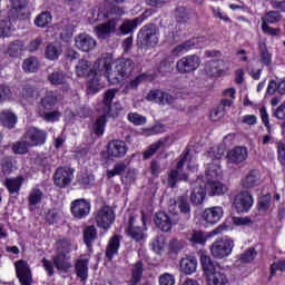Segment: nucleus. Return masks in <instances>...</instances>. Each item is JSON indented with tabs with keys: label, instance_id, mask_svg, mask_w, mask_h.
I'll use <instances>...</instances> for the list:
<instances>
[{
	"label": "nucleus",
	"instance_id": "423d86ee",
	"mask_svg": "<svg viewBox=\"0 0 285 285\" xmlns=\"http://www.w3.org/2000/svg\"><path fill=\"white\" fill-rule=\"evenodd\" d=\"M202 66V58L197 55H189L176 62V70L179 75H190Z\"/></svg>",
	"mask_w": 285,
	"mask_h": 285
},
{
	"label": "nucleus",
	"instance_id": "1a4fd4ad",
	"mask_svg": "<svg viewBox=\"0 0 285 285\" xmlns=\"http://www.w3.org/2000/svg\"><path fill=\"white\" fill-rule=\"evenodd\" d=\"M24 139L28 141L30 148H37L48 141V131L37 127H29L24 132Z\"/></svg>",
	"mask_w": 285,
	"mask_h": 285
},
{
	"label": "nucleus",
	"instance_id": "393cba45",
	"mask_svg": "<svg viewBox=\"0 0 285 285\" xmlns=\"http://www.w3.org/2000/svg\"><path fill=\"white\" fill-rule=\"evenodd\" d=\"M112 14H116L117 17H124V8L117 6L100 7L97 11L96 21H106L107 19H110Z\"/></svg>",
	"mask_w": 285,
	"mask_h": 285
},
{
	"label": "nucleus",
	"instance_id": "a19ab883",
	"mask_svg": "<svg viewBox=\"0 0 285 285\" xmlns=\"http://www.w3.org/2000/svg\"><path fill=\"white\" fill-rule=\"evenodd\" d=\"M117 97V89H108L102 99V115H110V107L112 106V99Z\"/></svg>",
	"mask_w": 285,
	"mask_h": 285
},
{
	"label": "nucleus",
	"instance_id": "dca6fc26",
	"mask_svg": "<svg viewBox=\"0 0 285 285\" xmlns=\"http://www.w3.org/2000/svg\"><path fill=\"white\" fill-rule=\"evenodd\" d=\"M48 81L51 86H61L62 92H68L70 90V81L72 79L63 70H56L48 75Z\"/></svg>",
	"mask_w": 285,
	"mask_h": 285
},
{
	"label": "nucleus",
	"instance_id": "58836bf2",
	"mask_svg": "<svg viewBox=\"0 0 285 285\" xmlns=\"http://www.w3.org/2000/svg\"><path fill=\"white\" fill-rule=\"evenodd\" d=\"M228 277L226 276V272L224 269H218L214 274L207 276V285H227Z\"/></svg>",
	"mask_w": 285,
	"mask_h": 285
},
{
	"label": "nucleus",
	"instance_id": "8fccbe9b",
	"mask_svg": "<svg viewBox=\"0 0 285 285\" xmlns=\"http://www.w3.org/2000/svg\"><path fill=\"white\" fill-rule=\"evenodd\" d=\"M77 183L81 188H90L95 184V175L86 171L78 175Z\"/></svg>",
	"mask_w": 285,
	"mask_h": 285
},
{
	"label": "nucleus",
	"instance_id": "de8ad7c7",
	"mask_svg": "<svg viewBox=\"0 0 285 285\" xmlns=\"http://www.w3.org/2000/svg\"><path fill=\"white\" fill-rule=\"evenodd\" d=\"M0 170L3 177L12 175L14 170V159L12 157H4L0 160Z\"/></svg>",
	"mask_w": 285,
	"mask_h": 285
},
{
	"label": "nucleus",
	"instance_id": "c85d7f7f",
	"mask_svg": "<svg viewBox=\"0 0 285 285\" xmlns=\"http://www.w3.org/2000/svg\"><path fill=\"white\" fill-rule=\"evenodd\" d=\"M53 265L57 271H62V273H68V271L72 268L70 257L63 252L57 253V255L53 257Z\"/></svg>",
	"mask_w": 285,
	"mask_h": 285
},
{
	"label": "nucleus",
	"instance_id": "e2e57ef3",
	"mask_svg": "<svg viewBox=\"0 0 285 285\" xmlns=\"http://www.w3.org/2000/svg\"><path fill=\"white\" fill-rule=\"evenodd\" d=\"M0 37L2 39L12 37V21L10 19L0 20Z\"/></svg>",
	"mask_w": 285,
	"mask_h": 285
},
{
	"label": "nucleus",
	"instance_id": "a878e982",
	"mask_svg": "<svg viewBox=\"0 0 285 285\" xmlns=\"http://www.w3.org/2000/svg\"><path fill=\"white\" fill-rule=\"evenodd\" d=\"M119 248H121V236L116 234L109 239L106 247L105 257L107 262H112V259H115V255L119 253Z\"/></svg>",
	"mask_w": 285,
	"mask_h": 285
},
{
	"label": "nucleus",
	"instance_id": "f03ea898",
	"mask_svg": "<svg viewBox=\"0 0 285 285\" xmlns=\"http://www.w3.org/2000/svg\"><path fill=\"white\" fill-rule=\"evenodd\" d=\"M189 150H186L185 154L180 155L178 163L175 168L170 169L167 175V184L169 188H177V184L180 181H188V174L184 171V166L188 161Z\"/></svg>",
	"mask_w": 285,
	"mask_h": 285
},
{
	"label": "nucleus",
	"instance_id": "c756f323",
	"mask_svg": "<svg viewBox=\"0 0 285 285\" xmlns=\"http://www.w3.org/2000/svg\"><path fill=\"white\" fill-rule=\"evenodd\" d=\"M144 23L142 17H137L134 19H125L124 22L120 24L119 30L121 35H131L135 32L139 26Z\"/></svg>",
	"mask_w": 285,
	"mask_h": 285
},
{
	"label": "nucleus",
	"instance_id": "72a5a7b5",
	"mask_svg": "<svg viewBox=\"0 0 285 285\" xmlns=\"http://www.w3.org/2000/svg\"><path fill=\"white\" fill-rule=\"evenodd\" d=\"M117 30V22L115 20H109L105 23L98 24L95 28L96 35L99 37V39H105L108 37V35H111V32H115Z\"/></svg>",
	"mask_w": 285,
	"mask_h": 285
},
{
	"label": "nucleus",
	"instance_id": "6e6d98bb",
	"mask_svg": "<svg viewBox=\"0 0 285 285\" xmlns=\"http://www.w3.org/2000/svg\"><path fill=\"white\" fill-rule=\"evenodd\" d=\"M173 70H175V67H173V62H170L168 58L163 59L157 67V72L161 75V77L170 75Z\"/></svg>",
	"mask_w": 285,
	"mask_h": 285
},
{
	"label": "nucleus",
	"instance_id": "a18cd8bd",
	"mask_svg": "<svg viewBox=\"0 0 285 285\" xmlns=\"http://www.w3.org/2000/svg\"><path fill=\"white\" fill-rule=\"evenodd\" d=\"M106 124H108V117L105 114L96 119L92 126L96 137H104V132H106Z\"/></svg>",
	"mask_w": 285,
	"mask_h": 285
},
{
	"label": "nucleus",
	"instance_id": "f257e3e1",
	"mask_svg": "<svg viewBox=\"0 0 285 285\" xmlns=\"http://www.w3.org/2000/svg\"><path fill=\"white\" fill-rule=\"evenodd\" d=\"M159 43V27L155 23L142 26L137 33V46L140 48H155Z\"/></svg>",
	"mask_w": 285,
	"mask_h": 285
},
{
	"label": "nucleus",
	"instance_id": "bb28decb",
	"mask_svg": "<svg viewBox=\"0 0 285 285\" xmlns=\"http://www.w3.org/2000/svg\"><path fill=\"white\" fill-rule=\"evenodd\" d=\"M226 190H228V188L219 180H208L205 184V193H207L209 197H219L224 195Z\"/></svg>",
	"mask_w": 285,
	"mask_h": 285
},
{
	"label": "nucleus",
	"instance_id": "603ef678",
	"mask_svg": "<svg viewBox=\"0 0 285 285\" xmlns=\"http://www.w3.org/2000/svg\"><path fill=\"white\" fill-rule=\"evenodd\" d=\"M193 48H195V41L186 40L185 42L177 45L171 50V53L175 55V57H179V55H184V52H189V50H193Z\"/></svg>",
	"mask_w": 285,
	"mask_h": 285
},
{
	"label": "nucleus",
	"instance_id": "6e6552de",
	"mask_svg": "<svg viewBox=\"0 0 285 285\" xmlns=\"http://www.w3.org/2000/svg\"><path fill=\"white\" fill-rule=\"evenodd\" d=\"M107 159H124L128 153V145L121 139H112L106 146Z\"/></svg>",
	"mask_w": 285,
	"mask_h": 285
},
{
	"label": "nucleus",
	"instance_id": "c03bdc74",
	"mask_svg": "<svg viewBox=\"0 0 285 285\" xmlns=\"http://www.w3.org/2000/svg\"><path fill=\"white\" fill-rule=\"evenodd\" d=\"M101 90V83H99V73L96 71L90 75L87 82V92L88 95H97Z\"/></svg>",
	"mask_w": 285,
	"mask_h": 285
},
{
	"label": "nucleus",
	"instance_id": "680f3d73",
	"mask_svg": "<svg viewBox=\"0 0 285 285\" xmlns=\"http://www.w3.org/2000/svg\"><path fill=\"white\" fill-rule=\"evenodd\" d=\"M148 79V75L146 73H140L138 75L134 80L129 81L126 83L125 89L126 90H137L144 81Z\"/></svg>",
	"mask_w": 285,
	"mask_h": 285
},
{
	"label": "nucleus",
	"instance_id": "69168bd1",
	"mask_svg": "<svg viewBox=\"0 0 285 285\" xmlns=\"http://www.w3.org/2000/svg\"><path fill=\"white\" fill-rule=\"evenodd\" d=\"M28 148H30V144L26 141H17L12 145L11 150L14 155H28Z\"/></svg>",
	"mask_w": 285,
	"mask_h": 285
},
{
	"label": "nucleus",
	"instance_id": "9b49d317",
	"mask_svg": "<svg viewBox=\"0 0 285 285\" xmlns=\"http://www.w3.org/2000/svg\"><path fill=\"white\" fill-rule=\"evenodd\" d=\"M154 224L163 233H170L173 226H179V220L175 216L171 218L166 212H157L154 216Z\"/></svg>",
	"mask_w": 285,
	"mask_h": 285
},
{
	"label": "nucleus",
	"instance_id": "0e129e2a",
	"mask_svg": "<svg viewBox=\"0 0 285 285\" xmlns=\"http://www.w3.org/2000/svg\"><path fill=\"white\" fill-rule=\"evenodd\" d=\"M226 149L222 146L212 147L209 150V157L213 159L214 164H219V159L224 157Z\"/></svg>",
	"mask_w": 285,
	"mask_h": 285
},
{
	"label": "nucleus",
	"instance_id": "412c9836",
	"mask_svg": "<svg viewBox=\"0 0 285 285\" xmlns=\"http://www.w3.org/2000/svg\"><path fill=\"white\" fill-rule=\"evenodd\" d=\"M248 159V149L246 147L237 146L227 153V160L229 164H244Z\"/></svg>",
	"mask_w": 285,
	"mask_h": 285
},
{
	"label": "nucleus",
	"instance_id": "4d7b16f0",
	"mask_svg": "<svg viewBox=\"0 0 285 285\" xmlns=\"http://www.w3.org/2000/svg\"><path fill=\"white\" fill-rule=\"evenodd\" d=\"M22 50H23V41L14 40L9 43L7 49V55H9V57H19V52H22Z\"/></svg>",
	"mask_w": 285,
	"mask_h": 285
},
{
	"label": "nucleus",
	"instance_id": "5fc2aeb1",
	"mask_svg": "<svg viewBox=\"0 0 285 285\" xmlns=\"http://www.w3.org/2000/svg\"><path fill=\"white\" fill-rule=\"evenodd\" d=\"M43 199V191L39 188H32L28 196L29 206H38Z\"/></svg>",
	"mask_w": 285,
	"mask_h": 285
},
{
	"label": "nucleus",
	"instance_id": "bf43d9fd",
	"mask_svg": "<svg viewBox=\"0 0 285 285\" xmlns=\"http://www.w3.org/2000/svg\"><path fill=\"white\" fill-rule=\"evenodd\" d=\"M126 163H117L114 165L112 169H107V178L112 179V177L121 176L126 173Z\"/></svg>",
	"mask_w": 285,
	"mask_h": 285
},
{
	"label": "nucleus",
	"instance_id": "b1692460",
	"mask_svg": "<svg viewBox=\"0 0 285 285\" xmlns=\"http://www.w3.org/2000/svg\"><path fill=\"white\" fill-rule=\"evenodd\" d=\"M19 122V117L17 114L12 112V109H2L0 111V124L3 128L12 130Z\"/></svg>",
	"mask_w": 285,
	"mask_h": 285
},
{
	"label": "nucleus",
	"instance_id": "052dcab7",
	"mask_svg": "<svg viewBox=\"0 0 285 285\" xmlns=\"http://www.w3.org/2000/svg\"><path fill=\"white\" fill-rule=\"evenodd\" d=\"M22 69L26 72H37L39 70V62L37 61V57H30L23 60Z\"/></svg>",
	"mask_w": 285,
	"mask_h": 285
},
{
	"label": "nucleus",
	"instance_id": "4be33fe9",
	"mask_svg": "<svg viewBox=\"0 0 285 285\" xmlns=\"http://www.w3.org/2000/svg\"><path fill=\"white\" fill-rule=\"evenodd\" d=\"M272 206H273V195H271V193L261 194L257 197L256 210L259 217H265V215H268Z\"/></svg>",
	"mask_w": 285,
	"mask_h": 285
},
{
	"label": "nucleus",
	"instance_id": "7ed1b4c3",
	"mask_svg": "<svg viewBox=\"0 0 285 285\" xmlns=\"http://www.w3.org/2000/svg\"><path fill=\"white\" fill-rule=\"evenodd\" d=\"M75 180V168L63 165L56 168L52 175V183L56 188L63 190L70 188Z\"/></svg>",
	"mask_w": 285,
	"mask_h": 285
},
{
	"label": "nucleus",
	"instance_id": "ddd939ff",
	"mask_svg": "<svg viewBox=\"0 0 285 285\" xmlns=\"http://www.w3.org/2000/svg\"><path fill=\"white\" fill-rule=\"evenodd\" d=\"M229 68L226 66L224 59L209 60L205 63V72L209 77H226V72Z\"/></svg>",
	"mask_w": 285,
	"mask_h": 285
},
{
	"label": "nucleus",
	"instance_id": "13d9d810",
	"mask_svg": "<svg viewBox=\"0 0 285 285\" xmlns=\"http://www.w3.org/2000/svg\"><path fill=\"white\" fill-rule=\"evenodd\" d=\"M175 17L177 23H188V21H190V12H188V9H186V7L176 8Z\"/></svg>",
	"mask_w": 285,
	"mask_h": 285
},
{
	"label": "nucleus",
	"instance_id": "79ce46f5",
	"mask_svg": "<svg viewBox=\"0 0 285 285\" xmlns=\"http://www.w3.org/2000/svg\"><path fill=\"white\" fill-rule=\"evenodd\" d=\"M144 277V262L138 261L134 265V269L131 271V278L129 281L130 285H137L141 282Z\"/></svg>",
	"mask_w": 285,
	"mask_h": 285
},
{
	"label": "nucleus",
	"instance_id": "4468645a",
	"mask_svg": "<svg viewBox=\"0 0 285 285\" xmlns=\"http://www.w3.org/2000/svg\"><path fill=\"white\" fill-rule=\"evenodd\" d=\"M253 204H255V199L248 190L240 191L234 200L237 213H248L253 208Z\"/></svg>",
	"mask_w": 285,
	"mask_h": 285
},
{
	"label": "nucleus",
	"instance_id": "338daca9",
	"mask_svg": "<svg viewBox=\"0 0 285 285\" xmlns=\"http://www.w3.org/2000/svg\"><path fill=\"white\" fill-rule=\"evenodd\" d=\"M60 253H70L72 250V240L70 238H60L57 240Z\"/></svg>",
	"mask_w": 285,
	"mask_h": 285
},
{
	"label": "nucleus",
	"instance_id": "f8f14e48",
	"mask_svg": "<svg viewBox=\"0 0 285 285\" xmlns=\"http://www.w3.org/2000/svg\"><path fill=\"white\" fill-rule=\"evenodd\" d=\"M14 268L20 285H32V271L27 261H17L14 263Z\"/></svg>",
	"mask_w": 285,
	"mask_h": 285
},
{
	"label": "nucleus",
	"instance_id": "2eb2a0df",
	"mask_svg": "<svg viewBox=\"0 0 285 285\" xmlns=\"http://www.w3.org/2000/svg\"><path fill=\"white\" fill-rule=\"evenodd\" d=\"M175 204L179 208V214H174V217H176V220L178 222L179 226H184L186 222L190 220L191 217L190 202H188V197L179 196Z\"/></svg>",
	"mask_w": 285,
	"mask_h": 285
},
{
	"label": "nucleus",
	"instance_id": "aec40b11",
	"mask_svg": "<svg viewBox=\"0 0 285 285\" xmlns=\"http://www.w3.org/2000/svg\"><path fill=\"white\" fill-rule=\"evenodd\" d=\"M224 217V207L222 206H215L206 208L202 213V218L206 224H210L212 226H215V224H219L220 219Z\"/></svg>",
	"mask_w": 285,
	"mask_h": 285
},
{
	"label": "nucleus",
	"instance_id": "0eeeda50",
	"mask_svg": "<svg viewBox=\"0 0 285 285\" xmlns=\"http://www.w3.org/2000/svg\"><path fill=\"white\" fill-rule=\"evenodd\" d=\"M115 210L108 205H104L96 215V224L102 230H110L112 224H115Z\"/></svg>",
	"mask_w": 285,
	"mask_h": 285
},
{
	"label": "nucleus",
	"instance_id": "3c124183",
	"mask_svg": "<svg viewBox=\"0 0 285 285\" xmlns=\"http://www.w3.org/2000/svg\"><path fill=\"white\" fill-rule=\"evenodd\" d=\"M50 23H52V14L48 11L41 12L35 19V26H37V28H48Z\"/></svg>",
	"mask_w": 285,
	"mask_h": 285
},
{
	"label": "nucleus",
	"instance_id": "864d4df0",
	"mask_svg": "<svg viewBox=\"0 0 285 285\" xmlns=\"http://www.w3.org/2000/svg\"><path fill=\"white\" fill-rule=\"evenodd\" d=\"M186 246V242L174 238L169 242V255L170 257H177L184 247Z\"/></svg>",
	"mask_w": 285,
	"mask_h": 285
},
{
	"label": "nucleus",
	"instance_id": "7c9ffc66",
	"mask_svg": "<svg viewBox=\"0 0 285 285\" xmlns=\"http://www.w3.org/2000/svg\"><path fill=\"white\" fill-rule=\"evenodd\" d=\"M75 72L77 77H90L97 72V69L92 68L90 61L86 59H80L75 67Z\"/></svg>",
	"mask_w": 285,
	"mask_h": 285
},
{
	"label": "nucleus",
	"instance_id": "e433bc0d",
	"mask_svg": "<svg viewBox=\"0 0 285 285\" xmlns=\"http://www.w3.org/2000/svg\"><path fill=\"white\" fill-rule=\"evenodd\" d=\"M57 101H59L57 94L50 90L41 98L40 106L43 110H52L57 106Z\"/></svg>",
	"mask_w": 285,
	"mask_h": 285
},
{
	"label": "nucleus",
	"instance_id": "f704fd0d",
	"mask_svg": "<svg viewBox=\"0 0 285 285\" xmlns=\"http://www.w3.org/2000/svg\"><path fill=\"white\" fill-rule=\"evenodd\" d=\"M179 267L185 275H193L197 271V258L194 256L181 258Z\"/></svg>",
	"mask_w": 285,
	"mask_h": 285
},
{
	"label": "nucleus",
	"instance_id": "37998d69",
	"mask_svg": "<svg viewBox=\"0 0 285 285\" xmlns=\"http://www.w3.org/2000/svg\"><path fill=\"white\" fill-rule=\"evenodd\" d=\"M258 55L261 57L262 66H271V63H273V56L268 51L266 42L258 43Z\"/></svg>",
	"mask_w": 285,
	"mask_h": 285
},
{
	"label": "nucleus",
	"instance_id": "20e7f679",
	"mask_svg": "<svg viewBox=\"0 0 285 285\" xmlns=\"http://www.w3.org/2000/svg\"><path fill=\"white\" fill-rule=\"evenodd\" d=\"M235 240L233 238H217L210 246L214 259H224L233 254Z\"/></svg>",
	"mask_w": 285,
	"mask_h": 285
},
{
	"label": "nucleus",
	"instance_id": "774afa93",
	"mask_svg": "<svg viewBox=\"0 0 285 285\" xmlns=\"http://www.w3.org/2000/svg\"><path fill=\"white\" fill-rule=\"evenodd\" d=\"M277 161L281 166H285V142L278 141L276 144Z\"/></svg>",
	"mask_w": 285,
	"mask_h": 285
},
{
	"label": "nucleus",
	"instance_id": "a211bd4d",
	"mask_svg": "<svg viewBox=\"0 0 285 285\" xmlns=\"http://www.w3.org/2000/svg\"><path fill=\"white\" fill-rule=\"evenodd\" d=\"M262 184V173L259 169H250L245 176L240 179V186L244 190H250L257 188Z\"/></svg>",
	"mask_w": 285,
	"mask_h": 285
},
{
	"label": "nucleus",
	"instance_id": "49530a36",
	"mask_svg": "<svg viewBox=\"0 0 285 285\" xmlns=\"http://www.w3.org/2000/svg\"><path fill=\"white\" fill-rule=\"evenodd\" d=\"M204 199H206V189L199 186L193 189L190 194V202L194 206H200L204 204Z\"/></svg>",
	"mask_w": 285,
	"mask_h": 285
},
{
	"label": "nucleus",
	"instance_id": "6ab92c4d",
	"mask_svg": "<svg viewBox=\"0 0 285 285\" xmlns=\"http://www.w3.org/2000/svg\"><path fill=\"white\" fill-rule=\"evenodd\" d=\"M75 46L81 52H92L97 48V40L88 33H79L75 39Z\"/></svg>",
	"mask_w": 285,
	"mask_h": 285
},
{
	"label": "nucleus",
	"instance_id": "473e14b6",
	"mask_svg": "<svg viewBox=\"0 0 285 285\" xmlns=\"http://www.w3.org/2000/svg\"><path fill=\"white\" fill-rule=\"evenodd\" d=\"M169 139L170 136H166L149 145V147L142 153V159H150V157L157 154L159 148H166V144H168Z\"/></svg>",
	"mask_w": 285,
	"mask_h": 285
},
{
	"label": "nucleus",
	"instance_id": "4c0bfd02",
	"mask_svg": "<svg viewBox=\"0 0 285 285\" xmlns=\"http://www.w3.org/2000/svg\"><path fill=\"white\" fill-rule=\"evenodd\" d=\"M61 52H63L61 46H59L57 42H50L45 49V57L49 61H56V59L61 57Z\"/></svg>",
	"mask_w": 285,
	"mask_h": 285
},
{
	"label": "nucleus",
	"instance_id": "5701e85b",
	"mask_svg": "<svg viewBox=\"0 0 285 285\" xmlns=\"http://www.w3.org/2000/svg\"><path fill=\"white\" fill-rule=\"evenodd\" d=\"M99 239V234L95 225L86 226L82 230V242L89 253H92L95 242Z\"/></svg>",
	"mask_w": 285,
	"mask_h": 285
},
{
	"label": "nucleus",
	"instance_id": "2f4dec72",
	"mask_svg": "<svg viewBox=\"0 0 285 285\" xmlns=\"http://www.w3.org/2000/svg\"><path fill=\"white\" fill-rule=\"evenodd\" d=\"M26 179L23 176H17L16 178H7L4 181V187L7 188L9 195H19L21 186H23Z\"/></svg>",
	"mask_w": 285,
	"mask_h": 285
},
{
	"label": "nucleus",
	"instance_id": "9d476101",
	"mask_svg": "<svg viewBox=\"0 0 285 285\" xmlns=\"http://www.w3.org/2000/svg\"><path fill=\"white\" fill-rule=\"evenodd\" d=\"M92 205L86 198H77L70 204V213L73 219H86L90 215Z\"/></svg>",
	"mask_w": 285,
	"mask_h": 285
},
{
	"label": "nucleus",
	"instance_id": "39448f33",
	"mask_svg": "<svg viewBox=\"0 0 285 285\" xmlns=\"http://www.w3.org/2000/svg\"><path fill=\"white\" fill-rule=\"evenodd\" d=\"M140 219H141L142 226H135V217L130 216L128 220V226L126 229V235L136 243L142 242V239H146V230H148V227L146 225L148 222V218L146 217V213L141 212Z\"/></svg>",
	"mask_w": 285,
	"mask_h": 285
},
{
	"label": "nucleus",
	"instance_id": "c9c22d12",
	"mask_svg": "<svg viewBox=\"0 0 285 285\" xmlns=\"http://www.w3.org/2000/svg\"><path fill=\"white\" fill-rule=\"evenodd\" d=\"M115 68L117 72H120V75L130 77V75H132V70H135V61L132 59H121L116 62Z\"/></svg>",
	"mask_w": 285,
	"mask_h": 285
},
{
	"label": "nucleus",
	"instance_id": "09e8293b",
	"mask_svg": "<svg viewBox=\"0 0 285 285\" xmlns=\"http://www.w3.org/2000/svg\"><path fill=\"white\" fill-rule=\"evenodd\" d=\"M76 275L81 279V282H86L88 279V261L87 259H78L76 262Z\"/></svg>",
	"mask_w": 285,
	"mask_h": 285
},
{
	"label": "nucleus",
	"instance_id": "cd10ccee",
	"mask_svg": "<svg viewBox=\"0 0 285 285\" xmlns=\"http://www.w3.org/2000/svg\"><path fill=\"white\" fill-rule=\"evenodd\" d=\"M200 265L203 273H205V277H209V275H213L214 273H217L219 269H222L219 264H217V262L213 261V258L206 254L200 255Z\"/></svg>",
	"mask_w": 285,
	"mask_h": 285
},
{
	"label": "nucleus",
	"instance_id": "f3484780",
	"mask_svg": "<svg viewBox=\"0 0 285 285\" xmlns=\"http://www.w3.org/2000/svg\"><path fill=\"white\" fill-rule=\"evenodd\" d=\"M29 3L30 0H11L10 13L13 19H18L19 21L28 19V16L30 14V10L28 9Z\"/></svg>",
	"mask_w": 285,
	"mask_h": 285
},
{
	"label": "nucleus",
	"instance_id": "ea45409f",
	"mask_svg": "<svg viewBox=\"0 0 285 285\" xmlns=\"http://www.w3.org/2000/svg\"><path fill=\"white\" fill-rule=\"evenodd\" d=\"M220 173H222V165L219 163L209 164L205 170L206 181H215V179H219Z\"/></svg>",
	"mask_w": 285,
	"mask_h": 285
}]
</instances>
